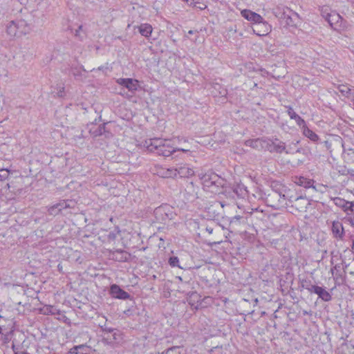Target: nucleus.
Here are the masks:
<instances>
[{"label":"nucleus","mask_w":354,"mask_h":354,"mask_svg":"<svg viewBox=\"0 0 354 354\" xmlns=\"http://www.w3.org/2000/svg\"><path fill=\"white\" fill-rule=\"evenodd\" d=\"M264 148H266L271 153H289V151L286 150V143L277 138L272 139H264Z\"/></svg>","instance_id":"obj_5"},{"label":"nucleus","mask_w":354,"mask_h":354,"mask_svg":"<svg viewBox=\"0 0 354 354\" xmlns=\"http://www.w3.org/2000/svg\"><path fill=\"white\" fill-rule=\"evenodd\" d=\"M12 348L14 351V354H15V351H19L14 344L12 345Z\"/></svg>","instance_id":"obj_54"},{"label":"nucleus","mask_w":354,"mask_h":354,"mask_svg":"<svg viewBox=\"0 0 354 354\" xmlns=\"http://www.w3.org/2000/svg\"><path fill=\"white\" fill-rule=\"evenodd\" d=\"M26 351H15V354H28Z\"/></svg>","instance_id":"obj_53"},{"label":"nucleus","mask_w":354,"mask_h":354,"mask_svg":"<svg viewBox=\"0 0 354 354\" xmlns=\"http://www.w3.org/2000/svg\"><path fill=\"white\" fill-rule=\"evenodd\" d=\"M242 218H243V217L241 216H236L232 218V220L231 221V223L233 222V220H237L238 221V220H240V219H242Z\"/></svg>","instance_id":"obj_50"},{"label":"nucleus","mask_w":354,"mask_h":354,"mask_svg":"<svg viewBox=\"0 0 354 354\" xmlns=\"http://www.w3.org/2000/svg\"><path fill=\"white\" fill-rule=\"evenodd\" d=\"M89 131L94 137L101 136L105 133L106 132V124L104 123L102 124H100L98 127H97L95 129H91Z\"/></svg>","instance_id":"obj_30"},{"label":"nucleus","mask_w":354,"mask_h":354,"mask_svg":"<svg viewBox=\"0 0 354 354\" xmlns=\"http://www.w3.org/2000/svg\"><path fill=\"white\" fill-rule=\"evenodd\" d=\"M348 205H345V207H344V212L351 211L352 212H354V202H350L347 201Z\"/></svg>","instance_id":"obj_40"},{"label":"nucleus","mask_w":354,"mask_h":354,"mask_svg":"<svg viewBox=\"0 0 354 354\" xmlns=\"http://www.w3.org/2000/svg\"><path fill=\"white\" fill-rule=\"evenodd\" d=\"M160 175L163 178H174L176 177V169L175 168L162 169Z\"/></svg>","instance_id":"obj_31"},{"label":"nucleus","mask_w":354,"mask_h":354,"mask_svg":"<svg viewBox=\"0 0 354 354\" xmlns=\"http://www.w3.org/2000/svg\"><path fill=\"white\" fill-rule=\"evenodd\" d=\"M115 237V235L113 233H110L109 234V239H114Z\"/></svg>","instance_id":"obj_51"},{"label":"nucleus","mask_w":354,"mask_h":354,"mask_svg":"<svg viewBox=\"0 0 354 354\" xmlns=\"http://www.w3.org/2000/svg\"><path fill=\"white\" fill-rule=\"evenodd\" d=\"M330 229L334 238L339 240L344 239L345 233L342 222L339 221H333Z\"/></svg>","instance_id":"obj_12"},{"label":"nucleus","mask_w":354,"mask_h":354,"mask_svg":"<svg viewBox=\"0 0 354 354\" xmlns=\"http://www.w3.org/2000/svg\"><path fill=\"white\" fill-rule=\"evenodd\" d=\"M294 182L297 185L304 187L305 188H310L312 187L315 188V187L313 186V183L314 182L313 180L308 179L304 176H295Z\"/></svg>","instance_id":"obj_19"},{"label":"nucleus","mask_w":354,"mask_h":354,"mask_svg":"<svg viewBox=\"0 0 354 354\" xmlns=\"http://www.w3.org/2000/svg\"><path fill=\"white\" fill-rule=\"evenodd\" d=\"M272 13L277 19L285 20L286 25L292 26L293 21L290 14L293 12L288 7L283 5L277 6L272 9Z\"/></svg>","instance_id":"obj_6"},{"label":"nucleus","mask_w":354,"mask_h":354,"mask_svg":"<svg viewBox=\"0 0 354 354\" xmlns=\"http://www.w3.org/2000/svg\"><path fill=\"white\" fill-rule=\"evenodd\" d=\"M117 83L132 92L137 91L139 87L138 81L132 78H119L117 80Z\"/></svg>","instance_id":"obj_9"},{"label":"nucleus","mask_w":354,"mask_h":354,"mask_svg":"<svg viewBox=\"0 0 354 354\" xmlns=\"http://www.w3.org/2000/svg\"><path fill=\"white\" fill-rule=\"evenodd\" d=\"M320 12H321V15L322 16V17L324 18L326 20H327L328 19V17H330V15H331L333 11L330 10V8L328 6H324L321 7Z\"/></svg>","instance_id":"obj_32"},{"label":"nucleus","mask_w":354,"mask_h":354,"mask_svg":"<svg viewBox=\"0 0 354 354\" xmlns=\"http://www.w3.org/2000/svg\"><path fill=\"white\" fill-rule=\"evenodd\" d=\"M245 146L250 147L254 149H259V147L264 148V139H252L248 140L245 142Z\"/></svg>","instance_id":"obj_20"},{"label":"nucleus","mask_w":354,"mask_h":354,"mask_svg":"<svg viewBox=\"0 0 354 354\" xmlns=\"http://www.w3.org/2000/svg\"><path fill=\"white\" fill-rule=\"evenodd\" d=\"M198 177L204 189L214 194L220 193L225 185V180L212 171L201 173Z\"/></svg>","instance_id":"obj_2"},{"label":"nucleus","mask_w":354,"mask_h":354,"mask_svg":"<svg viewBox=\"0 0 354 354\" xmlns=\"http://www.w3.org/2000/svg\"><path fill=\"white\" fill-rule=\"evenodd\" d=\"M74 37L79 41H83L86 37V32L83 29L82 25H80L73 32Z\"/></svg>","instance_id":"obj_28"},{"label":"nucleus","mask_w":354,"mask_h":354,"mask_svg":"<svg viewBox=\"0 0 354 354\" xmlns=\"http://www.w3.org/2000/svg\"><path fill=\"white\" fill-rule=\"evenodd\" d=\"M156 220L160 223H166L174 219L175 214L173 207L167 204H163L156 207L153 211Z\"/></svg>","instance_id":"obj_3"},{"label":"nucleus","mask_w":354,"mask_h":354,"mask_svg":"<svg viewBox=\"0 0 354 354\" xmlns=\"http://www.w3.org/2000/svg\"><path fill=\"white\" fill-rule=\"evenodd\" d=\"M301 287L304 289L307 290L310 293H313L314 288L316 286L311 283L310 280L308 279H300Z\"/></svg>","instance_id":"obj_29"},{"label":"nucleus","mask_w":354,"mask_h":354,"mask_svg":"<svg viewBox=\"0 0 354 354\" xmlns=\"http://www.w3.org/2000/svg\"><path fill=\"white\" fill-rule=\"evenodd\" d=\"M73 203L72 201H68V200H64V207L66 209L67 208H71L72 207V205L71 204Z\"/></svg>","instance_id":"obj_44"},{"label":"nucleus","mask_w":354,"mask_h":354,"mask_svg":"<svg viewBox=\"0 0 354 354\" xmlns=\"http://www.w3.org/2000/svg\"><path fill=\"white\" fill-rule=\"evenodd\" d=\"M241 16L243 17H244L245 19H247L248 21H252V22H254V23H256V24H263L264 26H268V23L263 21V17L254 12H252L250 10H243L241 12Z\"/></svg>","instance_id":"obj_8"},{"label":"nucleus","mask_w":354,"mask_h":354,"mask_svg":"<svg viewBox=\"0 0 354 354\" xmlns=\"http://www.w3.org/2000/svg\"><path fill=\"white\" fill-rule=\"evenodd\" d=\"M333 201L336 206L342 209L345 207V205H348L347 201L339 197H335L333 198Z\"/></svg>","instance_id":"obj_33"},{"label":"nucleus","mask_w":354,"mask_h":354,"mask_svg":"<svg viewBox=\"0 0 354 354\" xmlns=\"http://www.w3.org/2000/svg\"><path fill=\"white\" fill-rule=\"evenodd\" d=\"M70 354H88V348L84 345L75 346L70 349Z\"/></svg>","instance_id":"obj_26"},{"label":"nucleus","mask_w":354,"mask_h":354,"mask_svg":"<svg viewBox=\"0 0 354 354\" xmlns=\"http://www.w3.org/2000/svg\"><path fill=\"white\" fill-rule=\"evenodd\" d=\"M143 146L149 152L155 153L163 157L172 156L176 151H189V149L175 148L167 143V140L158 138L146 140L144 142Z\"/></svg>","instance_id":"obj_1"},{"label":"nucleus","mask_w":354,"mask_h":354,"mask_svg":"<svg viewBox=\"0 0 354 354\" xmlns=\"http://www.w3.org/2000/svg\"><path fill=\"white\" fill-rule=\"evenodd\" d=\"M309 205L310 202L306 197L299 196L293 201L292 207L299 212H304L306 211Z\"/></svg>","instance_id":"obj_13"},{"label":"nucleus","mask_w":354,"mask_h":354,"mask_svg":"<svg viewBox=\"0 0 354 354\" xmlns=\"http://www.w3.org/2000/svg\"><path fill=\"white\" fill-rule=\"evenodd\" d=\"M295 120L299 126L302 127L303 129L305 127H307L305 120L303 118H301L299 115L297 117L295 118Z\"/></svg>","instance_id":"obj_38"},{"label":"nucleus","mask_w":354,"mask_h":354,"mask_svg":"<svg viewBox=\"0 0 354 354\" xmlns=\"http://www.w3.org/2000/svg\"><path fill=\"white\" fill-rule=\"evenodd\" d=\"M110 294L114 298L119 299H127L131 297V295L119 286L113 284L110 288Z\"/></svg>","instance_id":"obj_10"},{"label":"nucleus","mask_w":354,"mask_h":354,"mask_svg":"<svg viewBox=\"0 0 354 354\" xmlns=\"http://www.w3.org/2000/svg\"><path fill=\"white\" fill-rule=\"evenodd\" d=\"M168 263L172 268L178 267L179 268H183L179 265V259L177 257H175V256L170 257L168 259Z\"/></svg>","instance_id":"obj_34"},{"label":"nucleus","mask_w":354,"mask_h":354,"mask_svg":"<svg viewBox=\"0 0 354 354\" xmlns=\"http://www.w3.org/2000/svg\"><path fill=\"white\" fill-rule=\"evenodd\" d=\"M9 176V171L8 169H0V180H4Z\"/></svg>","instance_id":"obj_37"},{"label":"nucleus","mask_w":354,"mask_h":354,"mask_svg":"<svg viewBox=\"0 0 354 354\" xmlns=\"http://www.w3.org/2000/svg\"><path fill=\"white\" fill-rule=\"evenodd\" d=\"M342 19V18L339 14L333 11L326 21L328 22L330 26L333 28L334 26H337L339 23H341Z\"/></svg>","instance_id":"obj_22"},{"label":"nucleus","mask_w":354,"mask_h":354,"mask_svg":"<svg viewBox=\"0 0 354 354\" xmlns=\"http://www.w3.org/2000/svg\"><path fill=\"white\" fill-rule=\"evenodd\" d=\"M201 295L196 292H189L187 294V301L192 308L198 309L201 304Z\"/></svg>","instance_id":"obj_14"},{"label":"nucleus","mask_w":354,"mask_h":354,"mask_svg":"<svg viewBox=\"0 0 354 354\" xmlns=\"http://www.w3.org/2000/svg\"><path fill=\"white\" fill-rule=\"evenodd\" d=\"M353 7H354V1H353Z\"/></svg>","instance_id":"obj_57"},{"label":"nucleus","mask_w":354,"mask_h":354,"mask_svg":"<svg viewBox=\"0 0 354 354\" xmlns=\"http://www.w3.org/2000/svg\"><path fill=\"white\" fill-rule=\"evenodd\" d=\"M113 328H109L106 326H101V330L103 331V332H105L107 335H109L110 333H111L113 331Z\"/></svg>","instance_id":"obj_41"},{"label":"nucleus","mask_w":354,"mask_h":354,"mask_svg":"<svg viewBox=\"0 0 354 354\" xmlns=\"http://www.w3.org/2000/svg\"><path fill=\"white\" fill-rule=\"evenodd\" d=\"M337 266H335L333 268H331V272L333 274V269H335Z\"/></svg>","instance_id":"obj_56"},{"label":"nucleus","mask_w":354,"mask_h":354,"mask_svg":"<svg viewBox=\"0 0 354 354\" xmlns=\"http://www.w3.org/2000/svg\"><path fill=\"white\" fill-rule=\"evenodd\" d=\"M232 191L238 197L240 198L245 197L248 194L246 187L242 184H237L235 185L233 187Z\"/></svg>","instance_id":"obj_24"},{"label":"nucleus","mask_w":354,"mask_h":354,"mask_svg":"<svg viewBox=\"0 0 354 354\" xmlns=\"http://www.w3.org/2000/svg\"><path fill=\"white\" fill-rule=\"evenodd\" d=\"M162 354H180L179 346H173L165 351L162 352Z\"/></svg>","instance_id":"obj_35"},{"label":"nucleus","mask_w":354,"mask_h":354,"mask_svg":"<svg viewBox=\"0 0 354 354\" xmlns=\"http://www.w3.org/2000/svg\"><path fill=\"white\" fill-rule=\"evenodd\" d=\"M185 1L187 3L189 6L192 7H196V4L198 3V2L195 1L194 0H185Z\"/></svg>","instance_id":"obj_43"},{"label":"nucleus","mask_w":354,"mask_h":354,"mask_svg":"<svg viewBox=\"0 0 354 354\" xmlns=\"http://www.w3.org/2000/svg\"><path fill=\"white\" fill-rule=\"evenodd\" d=\"M175 169H176V177L178 176L180 178H188L194 174V170L187 165H180Z\"/></svg>","instance_id":"obj_15"},{"label":"nucleus","mask_w":354,"mask_h":354,"mask_svg":"<svg viewBox=\"0 0 354 354\" xmlns=\"http://www.w3.org/2000/svg\"><path fill=\"white\" fill-rule=\"evenodd\" d=\"M337 88L339 90V91L344 96L349 97L351 95L354 96V90L351 89L348 85L346 84H339L337 86Z\"/></svg>","instance_id":"obj_25"},{"label":"nucleus","mask_w":354,"mask_h":354,"mask_svg":"<svg viewBox=\"0 0 354 354\" xmlns=\"http://www.w3.org/2000/svg\"><path fill=\"white\" fill-rule=\"evenodd\" d=\"M205 231L208 232L209 234L213 233L214 227L210 225H207L205 227Z\"/></svg>","instance_id":"obj_47"},{"label":"nucleus","mask_w":354,"mask_h":354,"mask_svg":"<svg viewBox=\"0 0 354 354\" xmlns=\"http://www.w3.org/2000/svg\"><path fill=\"white\" fill-rule=\"evenodd\" d=\"M72 73L75 77H77L81 75V72L77 70V68H73Z\"/></svg>","instance_id":"obj_46"},{"label":"nucleus","mask_w":354,"mask_h":354,"mask_svg":"<svg viewBox=\"0 0 354 354\" xmlns=\"http://www.w3.org/2000/svg\"><path fill=\"white\" fill-rule=\"evenodd\" d=\"M206 7H207L206 5H205L204 3H201L198 2V3L196 4V8H198L200 10H204V9H205Z\"/></svg>","instance_id":"obj_48"},{"label":"nucleus","mask_w":354,"mask_h":354,"mask_svg":"<svg viewBox=\"0 0 354 354\" xmlns=\"http://www.w3.org/2000/svg\"><path fill=\"white\" fill-rule=\"evenodd\" d=\"M136 28L138 30V32L142 36L146 38L149 37L153 31L151 25L147 23L141 24L140 26H135L134 29Z\"/></svg>","instance_id":"obj_17"},{"label":"nucleus","mask_w":354,"mask_h":354,"mask_svg":"<svg viewBox=\"0 0 354 354\" xmlns=\"http://www.w3.org/2000/svg\"><path fill=\"white\" fill-rule=\"evenodd\" d=\"M111 259L119 262H127L131 259V254L123 250H115L111 252Z\"/></svg>","instance_id":"obj_11"},{"label":"nucleus","mask_w":354,"mask_h":354,"mask_svg":"<svg viewBox=\"0 0 354 354\" xmlns=\"http://www.w3.org/2000/svg\"><path fill=\"white\" fill-rule=\"evenodd\" d=\"M57 267H58V269L60 270L62 268V266H60V264H59Z\"/></svg>","instance_id":"obj_55"},{"label":"nucleus","mask_w":354,"mask_h":354,"mask_svg":"<svg viewBox=\"0 0 354 354\" xmlns=\"http://www.w3.org/2000/svg\"><path fill=\"white\" fill-rule=\"evenodd\" d=\"M28 354H30V353H28Z\"/></svg>","instance_id":"obj_58"},{"label":"nucleus","mask_w":354,"mask_h":354,"mask_svg":"<svg viewBox=\"0 0 354 354\" xmlns=\"http://www.w3.org/2000/svg\"><path fill=\"white\" fill-rule=\"evenodd\" d=\"M122 334L119 330L114 328L113 331L107 335L106 337H104V340L106 341L108 343H113L115 341H119L122 339Z\"/></svg>","instance_id":"obj_21"},{"label":"nucleus","mask_w":354,"mask_h":354,"mask_svg":"<svg viewBox=\"0 0 354 354\" xmlns=\"http://www.w3.org/2000/svg\"><path fill=\"white\" fill-rule=\"evenodd\" d=\"M64 204V200L60 201L59 203H56L57 207L58 208V210L59 211V212H61V211L62 209H66Z\"/></svg>","instance_id":"obj_42"},{"label":"nucleus","mask_w":354,"mask_h":354,"mask_svg":"<svg viewBox=\"0 0 354 354\" xmlns=\"http://www.w3.org/2000/svg\"><path fill=\"white\" fill-rule=\"evenodd\" d=\"M6 32L8 35L11 37H15L19 33V28L17 22L15 21H10L6 27Z\"/></svg>","instance_id":"obj_23"},{"label":"nucleus","mask_w":354,"mask_h":354,"mask_svg":"<svg viewBox=\"0 0 354 354\" xmlns=\"http://www.w3.org/2000/svg\"><path fill=\"white\" fill-rule=\"evenodd\" d=\"M287 113H288L289 117L292 120H295V118L298 116V114H297L295 112V111L293 110V109L291 106H288Z\"/></svg>","instance_id":"obj_39"},{"label":"nucleus","mask_w":354,"mask_h":354,"mask_svg":"<svg viewBox=\"0 0 354 354\" xmlns=\"http://www.w3.org/2000/svg\"><path fill=\"white\" fill-rule=\"evenodd\" d=\"M198 187L195 186L193 182L187 181L185 189L184 196L189 202L194 201L197 198Z\"/></svg>","instance_id":"obj_7"},{"label":"nucleus","mask_w":354,"mask_h":354,"mask_svg":"<svg viewBox=\"0 0 354 354\" xmlns=\"http://www.w3.org/2000/svg\"><path fill=\"white\" fill-rule=\"evenodd\" d=\"M313 292L317 294L324 301H329L332 299L330 294L327 290L318 286H315Z\"/></svg>","instance_id":"obj_18"},{"label":"nucleus","mask_w":354,"mask_h":354,"mask_svg":"<svg viewBox=\"0 0 354 354\" xmlns=\"http://www.w3.org/2000/svg\"><path fill=\"white\" fill-rule=\"evenodd\" d=\"M48 212L51 216H56L59 214V211L58 210L56 204L49 207L48 208Z\"/></svg>","instance_id":"obj_36"},{"label":"nucleus","mask_w":354,"mask_h":354,"mask_svg":"<svg viewBox=\"0 0 354 354\" xmlns=\"http://www.w3.org/2000/svg\"><path fill=\"white\" fill-rule=\"evenodd\" d=\"M222 350L221 347L216 346L211 349L210 353L211 354H213L214 353L218 352L220 353V351Z\"/></svg>","instance_id":"obj_45"},{"label":"nucleus","mask_w":354,"mask_h":354,"mask_svg":"<svg viewBox=\"0 0 354 354\" xmlns=\"http://www.w3.org/2000/svg\"><path fill=\"white\" fill-rule=\"evenodd\" d=\"M132 310L131 309H127L126 310L124 311V314L126 315L127 316L129 317L131 315H132Z\"/></svg>","instance_id":"obj_49"},{"label":"nucleus","mask_w":354,"mask_h":354,"mask_svg":"<svg viewBox=\"0 0 354 354\" xmlns=\"http://www.w3.org/2000/svg\"><path fill=\"white\" fill-rule=\"evenodd\" d=\"M304 135L313 142H317L319 136L314 131L310 130L308 127H305L303 129Z\"/></svg>","instance_id":"obj_27"},{"label":"nucleus","mask_w":354,"mask_h":354,"mask_svg":"<svg viewBox=\"0 0 354 354\" xmlns=\"http://www.w3.org/2000/svg\"><path fill=\"white\" fill-rule=\"evenodd\" d=\"M266 203L274 209H280L286 205L285 195L277 191H272L266 198Z\"/></svg>","instance_id":"obj_4"},{"label":"nucleus","mask_w":354,"mask_h":354,"mask_svg":"<svg viewBox=\"0 0 354 354\" xmlns=\"http://www.w3.org/2000/svg\"><path fill=\"white\" fill-rule=\"evenodd\" d=\"M19 28V33L26 35L32 30V23H28L25 19H20L16 21Z\"/></svg>","instance_id":"obj_16"},{"label":"nucleus","mask_w":354,"mask_h":354,"mask_svg":"<svg viewBox=\"0 0 354 354\" xmlns=\"http://www.w3.org/2000/svg\"><path fill=\"white\" fill-rule=\"evenodd\" d=\"M64 90V88L63 87V88H62V90H60V91H59V93H58V95H59V97H62V96H63Z\"/></svg>","instance_id":"obj_52"}]
</instances>
